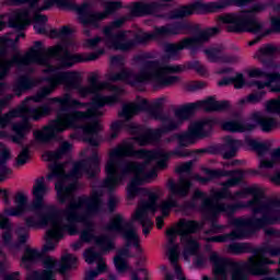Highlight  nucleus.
I'll return each instance as SVG.
<instances>
[{
    "instance_id": "nucleus-19",
    "label": "nucleus",
    "mask_w": 280,
    "mask_h": 280,
    "mask_svg": "<svg viewBox=\"0 0 280 280\" xmlns=\"http://www.w3.org/2000/svg\"><path fill=\"white\" fill-rule=\"evenodd\" d=\"M178 129V122L172 120V119H166L163 121V126L158 129L154 132H145L144 135L140 137L133 138L135 141L139 143V145L144 147V145H150V143H154V141L159 140L161 138V135H165V132H172V130Z\"/></svg>"
},
{
    "instance_id": "nucleus-50",
    "label": "nucleus",
    "mask_w": 280,
    "mask_h": 280,
    "mask_svg": "<svg viewBox=\"0 0 280 280\" xmlns=\"http://www.w3.org/2000/svg\"><path fill=\"white\" fill-rule=\"evenodd\" d=\"M176 139L178 140L180 148H187V145H191V143H196L195 138L187 131L183 135H176Z\"/></svg>"
},
{
    "instance_id": "nucleus-34",
    "label": "nucleus",
    "mask_w": 280,
    "mask_h": 280,
    "mask_svg": "<svg viewBox=\"0 0 280 280\" xmlns=\"http://www.w3.org/2000/svg\"><path fill=\"white\" fill-rule=\"evenodd\" d=\"M222 128L230 132H246L247 130H255V125L242 124L241 121H228L222 125Z\"/></svg>"
},
{
    "instance_id": "nucleus-49",
    "label": "nucleus",
    "mask_w": 280,
    "mask_h": 280,
    "mask_svg": "<svg viewBox=\"0 0 280 280\" xmlns=\"http://www.w3.org/2000/svg\"><path fill=\"white\" fill-rule=\"evenodd\" d=\"M28 279L31 280H50L54 279V271L51 270H43L42 272L38 271H33L30 276Z\"/></svg>"
},
{
    "instance_id": "nucleus-45",
    "label": "nucleus",
    "mask_w": 280,
    "mask_h": 280,
    "mask_svg": "<svg viewBox=\"0 0 280 280\" xmlns=\"http://www.w3.org/2000/svg\"><path fill=\"white\" fill-rule=\"evenodd\" d=\"M203 172L210 180H213V178H222L224 176H235V171L203 168Z\"/></svg>"
},
{
    "instance_id": "nucleus-30",
    "label": "nucleus",
    "mask_w": 280,
    "mask_h": 280,
    "mask_svg": "<svg viewBox=\"0 0 280 280\" xmlns=\"http://www.w3.org/2000/svg\"><path fill=\"white\" fill-rule=\"evenodd\" d=\"M14 201L16 207L11 209H5L4 213L7 215H13V217L23 215V213H25V209H27V197L23 192H18L15 195Z\"/></svg>"
},
{
    "instance_id": "nucleus-18",
    "label": "nucleus",
    "mask_w": 280,
    "mask_h": 280,
    "mask_svg": "<svg viewBox=\"0 0 280 280\" xmlns=\"http://www.w3.org/2000/svg\"><path fill=\"white\" fill-rule=\"evenodd\" d=\"M110 28H104L103 34L105 35V45L113 47L119 51H130L135 47V40L126 39V32L120 31L117 34L113 35L108 33Z\"/></svg>"
},
{
    "instance_id": "nucleus-36",
    "label": "nucleus",
    "mask_w": 280,
    "mask_h": 280,
    "mask_svg": "<svg viewBox=\"0 0 280 280\" xmlns=\"http://www.w3.org/2000/svg\"><path fill=\"white\" fill-rule=\"evenodd\" d=\"M228 253L231 255H244L246 253H257L253 249L250 243H232L228 246Z\"/></svg>"
},
{
    "instance_id": "nucleus-39",
    "label": "nucleus",
    "mask_w": 280,
    "mask_h": 280,
    "mask_svg": "<svg viewBox=\"0 0 280 280\" xmlns=\"http://www.w3.org/2000/svg\"><path fill=\"white\" fill-rule=\"evenodd\" d=\"M186 245L184 247V259H189V255H198V249L200 248V244L194 237L186 236Z\"/></svg>"
},
{
    "instance_id": "nucleus-43",
    "label": "nucleus",
    "mask_w": 280,
    "mask_h": 280,
    "mask_svg": "<svg viewBox=\"0 0 280 280\" xmlns=\"http://www.w3.org/2000/svg\"><path fill=\"white\" fill-rule=\"evenodd\" d=\"M226 182L221 183V186L224 187L225 189H229V187H237L242 180H244V173L242 171L236 170L234 171V175L230 176Z\"/></svg>"
},
{
    "instance_id": "nucleus-21",
    "label": "nucleus",
    "mask_w": 280,
    "mask_h": 280,
    "mask_svg": "<svg viewBox=\"0 0 280 280\" xmlns=\"http://www.w3.org/2000/svg\"><path fill=\"white\" fill-rule=\"evenodd\" d=\"M77 12L82 25H94V27H97V22L104 21L101 12H93L89 10V3H83L77 9Z\"/></svg>"
},
{
    "instance_id": "nucleus-48",
    "label": "nucleus",
    "mask_w": 280,
    "mask_h": 280,
    "mask_svg": "<svg viewBox=\"0 0 280 280\" xmlns=\"http://www.w3.org/2000/svg\"><path fill=\"white\" fill-rule=\"evenodd\" d=\"M105 11L101 12L102 19H107L110 14H115L121 8V2H105Z\"/></svg>"
},
{
    "instance_id": "nucleus-37",
    "label": "nucleus",
    "mask_w": 280,
    "mask_h": 280,
    "mask_svg": "<svg viewBox=\"0 0 280 280\" xmlns=\"http://www.w3.org/2000/svg\"><path fill=\"white\" fill-rule=\"evenodd\" d=\"M240 145H242V142L240 140H234L233 138L228 137L226 143L224 144L225 152L223 154V159H233L237 154Z\"/></svg>"
},
{
    "instance_id": "nucleus-44",
    "label": "nucleus",
    "mask_w": 280,
    "mask_h": 280,
    "mask_svg": "<svg viewBox=\"0 0 280 280\" xmlns=\"http://www.w3.org/2000/svg\"><path fill=\"white\" fill-rule=\"evenodd\" d=\"M75 261H77L75 257H73V255L71 254L62 256L58 272H60V275H65L67 270H71V267L73 266V264H75Z\"/></svg>"
},
{
    "instance_id": "nucleus-24",
    "label": "nucleus",
    "mask_w": 280,
    "mask_h": 280,
    "mask_svg": "<svg viewBox=\"0 0 280 280\" xmlns=\"http://www.w3.org/2000/svg\"><path fill=\"white\" fill-rule=\"evenodd\" d=\"M130 257V241H127L125 247L117 250V255L114 257V264L118 272H127L130 270L128 260L126 258Z\"/></svg>"
},
{
    "instance_id": "nucleus-11",
    "label": "nucleus",
    "mask_w": 280,
    "mask_h": 280,
    "mask_svg": "<svg viewBox=\"0 0 280 280\" xmlns=\"http://www.w3.org/2000/svg\"><path fill=\"white\" fill-rule=\"evenodd\" d=\"M145 160L144 163L139 164L136 162H130L126 165L122 171V174H128V172L135 173V177L132 178L130 185L128 186V199L132 200L135 196H139L141 191H145L144 188H140L139 185H143L148 178H156V168H153L150 173L142 176L143 171L145 170Z\"/></svg>"
},
{
    "instance_id": "nucleus-15",
    "label": "nucleus",
    "mask_w": 280,
    "mask_h": 280,
    "mask_svg": "<svg viewBox=\"0 0 280 280\" xmlns=\"http://www.w3.org/2000/svg\"><path fill=\"white\" fill-rule=\"evenodd\" d=\"M191 167H194V162H186L176 167V174H179L178 183H174V179H168L167 187L171 194L179 196V198H185L189 195V189H191V182L185 177L191 175Z\"/></svg>"
},
{
    "instance_id": "nucleus-38",
    "label": "nucleus",
    "mask_w": 280,
    "mask_h": 280,
    "mask_svg": "<svg viewBox=\"0 0 280 280\" xmlns=\"http://www.w3.org/2000/svg\"><path fill=\"white\" fill-rule=\"evenodd\" d=\"M196 110H198V104L191 103L180 107L179 109H176L175 116L177 119H182V121H184L185 119H189L190 117H194V114L196 113Z\"/></svg>"
},
{
    "instance_id": "nucleus-35",
    "label": "nucleus",
    "mask_w": 280,
    "mask_h": 280,
    "mask_svg": "<svg viewBox=\"0 0 280 280\" xmlns=\"http://www.w3.org/2000/svg\"><path fill=\"white\" fill-rule=\"evenodd\" d=\"M252 118L256 121V124H258V126H260L264 132H270V130L277 126L275 118H268L257 113L253 114Z\"/></svg>"
},
{
    "instance_id": "nucleus-53",
    "label": "nucleus",
    "mask_w": 280,
    "mask_h": 280,
    "mask_svg": "<svg viewBox=\"0 0 280 280\" xmlns=\"http://www.w3.org/2000/svg\"><path fill=\"white\" fill-rule=\"evenodd\" d=\"M132 16H143V14H149L148 4L136 2L131 9Z\"/></svg>"
},
{
    "instance_id": "nucleus-26",
    "label": "nucleus",
    "mask_w": 280,
    "mask_h": 280,
    "mask_svg": "<svg viewBox=\"0 0 280 280\" xmlns=\"http://www.w3.org/2000/svg\"><path fill=\"white\" fill-rule=\"evenodd\" d=\"M47 194V186L45 185V177L36 179V183L33 187V209H40L43 207V198Z\"/></svg>"
},
{
    "instance_id": "nucleus-33",
    "label": "nucleus",
    "mask_w": 280,
    "mask_h": 280,
    "mask_svg": "<svg viewBox=\"0 0 280 280\" xmlns=\"http://www.w3.org/2000/svg\"><path fill=\"white\" fill-rule=\"evenodd\" d=\"M36 86V82L32 81L27 77H20L13 86V91L18 97H21L22 93H25V91H30Z\"/></svg>"
},
{
    "instance_id": "nucleus-59",
    "label": "nucleus",
    "mask_w": 280,
    "mask_h": 280,
    "mask_svg": "<svg viewBox=\"0 0 280 280\" xmlns=\"http://www.w3.org/2000/svg\"><path fill=\"white\" fill-rule=\"evenodd\" d=\"M215 200H222V199H229V200H235V196L229 190V188H223L220 191L214 192Z\"/></svg>"
},
{
    "instance_id": "nucleus-2",
    "label": "nucleus",
    "mask_w": 280,
    "mask_h": 280,
    "mask_svg": "<svg viewBox=\"0 0 280 280\" xmlns=\"http://www.w3.org/2000/svg\"><path fill=\"white\" fill-rule=\"evenodd\" d=\"M52 102H58L60 108L58 112V119L51 120L43 128V131H34V137L39 143H49L51 139H56V135L65 132L67 128H73L78 121L89 119V117H97L102 115L97 108L104 106H113L119 102L117 94L112 96H104L95 94L91 103H80L78 100L71 98V95L65 94L63 97L51 98Z\"/></svg>"
},
{
    "instance_id": "nucleus-52",
    "label": "nucleus",
    "mask_w": 280,
    "mask_h": 280,
    "mask_svg": "<svg viewBox=\"0 0 280 280\" xmlns=\"http://www.w3.org/2000/svg\"><path fill=\"white\" fill-rule=\"evenodd\" d=\"M156 36L154 34H148V33H137L135 35V46L136 45H143L145 43H150V40H154Z\"/></svg>"
},
{
    "instance_id": "nucleus-42",
    "label": "nucleus",
    "mask_w": 280,
    "mask_h": 280,
    "mask_svg": "<svg viewBox=\"0 0 280 280\" xmlns=\"http://www.w3.org/2000/svg\"><path fill=\"white\" fill-rule=\"evenodd\" d=\"M71 150V144L69 142H63L57 151L54 152H47V161H58L59 159H62L63 154H67Z\"/></svg>"
},
{
    "instance_id": "nucleus-41",
    "label": "nucleus",
    "mask_w": 280,
    "mask_h": 280,
    "mask_svg": "<svg viewBox=\"0 0 280 280\" xmlns=\"http://www.w3.org/2000/svg\"><path fill=\"white\" fill-rule=\"evenodd\" d=\"M155 33L159 36H176V34H180V24H166L165 26L156 28Z\"/></svg>"
},
{
    "instance_id": "nucleus-8",
    "label": "nucleus",
    "mask_w": 280,
    "mask_h": 280,
    "mask_svg": "<svg viewBox=\"0 0 280 280\" xmlns=\"http://www.w3.org/2000/svg\"><path fill=\"white\" fill-rule=\"evenodd\" d=\"M268 264H275L268 258H258L250 256L246 262H236L232 264V280H246L247 276L244 273V270H247L254 277H264L269 275L270 269Z\"/></svg>"
},
{
    "instance_id": "nucleus-29",
    "label": "nucleus",
    "mask_w": 280,
    "mask_h": 280,
    "mask_svg": "<svg viewBox=\"0 0 280 280\" xmlns=\"http://www.w3.org/2000/svg\"><path fill=\"white\" fill-rule=\"evenodd\" d=\"M143 104H148V101L143 100L142 105L135 103L124 105L122 110L118 114V117H124L126 121H130L135 115H139V113L145 109V105Z\"/></svg>"
},
{
    "instance_id": "nucleus-57",
    "label": "nucleus",
    "mask_w": 280,
    "mask_h": 280,
    "mask_svg": "<svg viewBox=\"0 0 280 280\" xmlns=\"http://www.w3.org/2000/svg\"><path fill=\"white\" fill-rule=\"evenodd\" d=\"M267 113L280 115V100H270L266 104Z\"/></svg>"
},
{
    "instance_id": "nucleus-63",
    "label": "nucleus",
    "mask_w": 280,
    "mask_h": 280,
    "mask_svg": "<svg viewBox=\"0 0 280 280\" xmlns=\"http://www.w3.org/2000/svg\"><path fill=\"white\" fill-rule=\"evenodd\" d=\"M122 126H124V121H121V120H117L112 124L110 139H117V135H119V131L121 130Z\"/></svg>"
},
{
    "instance_id": "nucleus-54",
    "label": "nucleus",
    "mask_w": 280,
    "mask_h": 280,
    "mask_svg": "<svg viewBox=\"0 0 280 280\" xmlns=\"http://www.w3.org/2000/svg\"><path fill=\"white\" fill-rule=\"evenodd\" d=\"M98 77L97 74H92L89 79L90 86L94 89L96 92L97 91H104V89H108V83L103 82V83H97Z\"/></svg>"
},
{
    "instance_id": "nucleus-5",
    "label": "nucleus",
    "mask_w": 280,
    "mask_h": 280,
    "mask_svg": "<svg viewBox=\"0 0 280 280\" xmlns=\"http://www.w3.org/2000/svg\"><path fill=\"white\" fill-rule=\"evenodd\" d=\"M124 156H137V159H144L145 165H149L151 161L162 159L158 162V167L160 170H165V167H167V155L161 151H148L145 149L135 151L132 150V144H120L109 152V160L105 167L107 177L103 183V187L113 189L117 186V183L121 180V175H119L118 170L119 159Z\"/></svg>"
},
{
    "instance_id": "nucleus-6",
    "label": "nucleus",
    "mask_w": 280,
    "mask_h": 280,
    "mask_svg": "<svg viewBox=\"0 0 280 280\" xmlns=\"http://www.w3.org/2000/svg\"><path fill=\"white\" fill-rule=\"evenodd\" d=\"M280 203L270 201V202H259L252 209L253 215L261 213V218L252 217L248 219H236L234 224L236 229H242L247 236L250 237L256 231H261L266 226L280 223Z\"/></svg>"
},
{
    "instance_id": "nucleus-46",
    "label": "nucleus",
    "mask_w": 280,
    "mask_h": 280,
    "mask_svg": "<svg viewBox=\"0 0 280 280\" xmlns=\"http://www.w3.org/2000/svg\"><path fill=\"white\" fill-rule=\"evenodd\" d=\"M43 257L42 252H38V249H32L30 247L25 248L24 255L22 256V261L25 264V261H38Z\"/></svg>"
},
{
    "instance_id": "nucleus-31",
    "label": "nucleus",
    "mask_w": 280,
    "mask_h": 280,
    "mask_svg": "<svg viewBox=\"0 0 280 280\" xmlns=\"http://www.w3.org/2000/svg\"><path fill=\"white\" fill-rule=\"evenodd\" d=\"M280 52V48L268 44L258 50V60L262 62V65H266L267 67H270V62H272V57ZM269 59V61H268Z\"/></svg>"
},
{
    "instance_id": "nucleus-56",
    "label": "nucleus",
    "mask_w": 280,
    "mask_h": 280,
    "mask_svg": "<svg viewBox=\"0 0 280 280\" xmlns=\"http://www.w3.org/2000/svg\"><path fill=\"white\" fill-rule=\"evenodd\" d=\"M102 259V255L95 252L94 248H89L85 252V261L88 264H94V261H100Z\"/></svg>"
},
{
    "instance_id": "nucleus-28",
    "label": "nucleus",
    "mask_w": 280,
    "mask_h": 280,
    "mask_svg": "<svg viewBox=\"0 0 280 280\" xmlns=\"http://www.w3.org/2000/svg\"><path fill=\"white\" fill-rule=\"evenodd\" d=\"M209 130H211L209 120L194 122L188 128V132L195 138V141L196 139H203V137H208Z\"/></svg>"
},
{
    "instance_id": "nucleus-51",
    "label": "nucleus",
    "mask_w": 280,
    "mask_h": 280,
    "mask_svg": "<svg viewBox=\"0 0 280 280\" xmlns=\"http://www.w3.org/2000/svg\"><path fill=\"white\" fill-rule=\"evenodd\" d=\"M248 145L252 147V150H254V152H257L258 156H264V154H266V152H268L269 150L266 143L257 142L256 140H249Z\"/></svg>"
},
{
    "instance_id": "nucleus-40",
    "label": "nucleus",
    "mask_w": 280,
    "mask_h": 280,
    "mask_svg": "<svg viewBox=\"0 0 280 280\" xmlns=\"http://www.w3.org/2000/svg\"><path fill=\"white\" fill-rule=\"evenodd\" d=\"M30 118H24L21 122H14L12 125V130L18 135L20 139H25L26 132H30L32 130V125L30 121H27Z\"/></svg>"
},
{
    "instance_id": "nucleus-7",
    "label": "nucleus",
    "mask_w": 280,
    "mask_h": 280,
    "mask_svg": "<svg viewBox=\"0 0 280 280\" xmlns=\"http://www.w3.org/2000/svg\"><path fill=\"white\" fill-rule=\"evenodd\" d=\"M233 196H234V200L235 198H246V196H253V199L247 201V203L244 206L242 205L233 206V205L219 203L218 201H215V199H212V198H206L203 199L201 205V211L206 220H212L213 222L218 213L225 212L228 215H232V213H235L237 209L257 206L261 202V199L264 198V191L257 187H247L236 191Z\"/></svg>"
},
{
    "instance_id": "nucleus-13",
    "label": "nucleus",
    "mask_w": 280,
    "mask_h": 280,
    "mask_svg": "<svg viewBox=\"0 0 280 280\" xmlns=\"http://www.w3.org/2000/svg\"><path fill=\"white\" fill-rule=\"evenodd\" d=\"M49 86L42 88L33 101L42 102L58 86V84H66L67 89H78L80 86V74L78 72H59L49 79Z\"/></svg>"
},
{
    "instance_id": "nucleus-60",
    "label": "nucleus",
    "mask_w": 280,
    "mask_h": 280,
    "mask_svg": "<svg viewBox=\"0 0 280 280\" xmlns=\"http://www.w3.org/2000/svg\"><path fill=\"white\" fill-rule=\"evenodd\" d=\"M205 54L212 60V62H218V60H220V54H222V48L206 49Z\"/></svg>"
},
{
    "instance_id": "nucleus-12",
    "label": "nucleus",
    "mask_w": 280,
    "mask_h": 280,
    "mask_svg": "<svg viewBox=\"0 0 280 280\" xmlns=\"http://www.w3.org/2000/svg\"><path fill=\"white\" fill-rule=\"evenodd\" d=\"M231 5L230 0H221L219 2H209L202 3L197 1L189 5H183L177 9H174L170 12L168 19L178 20L185 19L187 16H191L196 11L201 10L202 12H217V10H224V8H229Z\"/></svg>"
},
{
    "instance_id": "nucleus-47",
    "label": "nucleus",
    "mask_w": 280,
    "mask_h": 280,
    "mask_svg": "<svg viewBox=\"0 0 280 280\" xmlns=\"http://www.w3.org/2000/svg\"><path fill=\"white\" fill-rule=\"evenodd\" d=\"M166 255H167L171 264H178V259H180V246L179 245H167Z\"/></svg>"
},
{
    "instance_id": "nucleus-16",
    "label": "nucleus",
    "mask_w": 280,
    "mask_h": 280,
    "mask_svg": "<svg viewBox=\"0 0 280 280\" xmlns=\"http://www.w3.org/2000/svg\"><path fill=\"white\" fill-rule=\"evenodd\" d=\"M220 32V28L212 27L199 33L198 37H187L182 39L177 44H166L165 51L166 54H171L172 56H176L178 51H183V49H187L188 47H194V45H198V43H207L210 36H215Z\"/></svg>"
},
{
    "instance_id": "nucleus-22",
    "label": "nucleus",
    "mask_w": 280,
    "mask_h": 280,
    "mask_svg": "<svg viewBox=\"0 0 280 280\" xmlns=\"http://www.w3.org/2000/svg\"><path fill=\"white\" fill-rule=\"evenodd\" d=\"M197 108H202L205 113H223L231 108L229 101H215L213 97H208L205 101L197 102Z\"/></svg>"
},
{
    "instance_id": "nucleus-4",
    "label": "nucleus",
    "mask_w": 280,
    "mask_h": 280,
    "mask_svg": "<svg viewBox=\"0 0 280 280\" xmlns=\"http://www.w3.org/2000/svg\"><path fill=\"white\" fill-rule=\"evenodd\" d=\"M185 68L180 66H164L159 67L158 61H147L140 69L139 73H135L128 69H122L118 73H109L107 80L109 82H128V84H139L154 80L158 86H172L178 84L180 78L170 75L172 73H182Z\"/></svg>"
},
{
    "instance_id": "nucleus-14",
    "label": "nucleus",
    "mask_w": 280,
    "mask_h": 280,
    "mask_svg": "<svg viewBox=\"0 0 280 280\" xmlns=\"http://www.w3.org/2000/svg\"><path fill=\"white\" fill-rule=\"evenodd\" d=\"M158 200L159 196L156 194L149 192V200L141 201L131 217L132 225L135 226V222H139L143 226L144 235H148V233H150V230L148 228L152 226V220H150V218L148 217V211H152V213L156 212V210L159 209V206H156Z\"/></svg>"
},
{
    "instance_id": "nucleus-61",
    "label": "nucleus",
    "mask_w": 280,
    "mask_h": 280,
    "mask_svg": "<svg viewBox=\"0 0 280 280\" xmlns=\"http://www.w3.org/2000/svg\"><path fill=\"white\" fill-rule=\"evenodd\" d=\"M172 207H177L176 200L170 198L167 201H164L161 206L163 215H168Z\"/></svg>"
},
{
    "instance_id": "nucleus-25",
    "label": "nucleus",
    "mask_w": 280,
    "mask_h": 280,
    "mask_svg": "<svg viewBox=\"0 0 280 280\" xmlns=\"http://www.w3.org/2000/svg\"><path fill=\"white\" fill-rule=\"evenodd\" d=\"M205 226V222L201 224L196 221H187L185 219H180L177 223V235H180L182 237H187V235H191L198 231V229H202Z\"/></svg>"
},
{
    "instance_id": "nucleus-27",
    "label": "nucleus",
    "mask_w": 280,
    "mask_h": 280,
    "mask_svg": "<svg viewBox=\"0 0 280 280\" xmlns=\"http://www.w3.org/2000/svg\"><path fill=\"white\" fill-rule=\"evenodd\" d=\"M30 25V11L22 10L18 11L9 20V27H14L15 30H25Z\"/></svg>"
},
{
    "instance_id": "nucleus-58",
    "label": "nucleus",
    "mask_w": 280,
    "mask_h": 280,
    "mask_svg": "<svg viewBox=\"0 0 280 280\" xmlns=\"http://www.w3.org/2000/svg\"><path fill=\"white\" fill-rule=\"evenodd\" d=\"M271 27L264 32L259 37L264 38V36H268L272 34V32L279 33L280 32V19L279 18H271Z\"/></svg>"
},
{
    "instance_id": "nucleus-1",
    "label": "nucleus",
    "mask_w": 280,
    "mask_h": 280,
    "mask_svg": "<svg viewBox=\"0 0 280 280\" xmlns=\"http://www.w3.org/2000/svg\"><path fill=\"white\" fill-rule=\"evenodd\" d=\"M50 173L47 175V179L51 180L54 176L59 178V182L55 185L57 191V198L61 205H65L67 200H70L66 209L59 210L58 215L63 218L68 224H78L80 222H86V215H93L100 211L102 207V200L97 192H95L91 199L86 197H79L73 199V191H75V184H70L65 187L66 180H75L82 176V172H86L89 178H93L95 173L91 171V160L78 162L73 165L69 174H65V164L54 163L49 165ZM86 206V214L81 213L80 209Z\"/></svg>"
},
{
    "instance_id": "nucleus-17",
    "label": "nucleus",
    "mask_w": 280,
    "mask_h": 280,
    "mask_svg": "<svg viewBox=\"0 0 280 280\" xmlns=\"http://www.w3.org/2000/svg\"><path fill=\"white\" fill-rule=\"evenodd\" d=\"M106 231H116L117 233H122V237L127 240V242L137 241V232L135 231L132 219L131 221L124 223V217H121V214H116L109 221V223L106 225Z\"/></svg>"
},
{
    "instance_id": "nucleus-55",
    "label": "nucleus",
    "mask_w": 280,
    "mask_h": 280,
    "mask_svg": "<svg viewBox=\"0 0 280 280\" xmlns=\"http://www.w3.org/2000/svg\"><path fill=\"white\" fill-rule=\"evenodd\" d=\"M82 128L85 135H97V132L102 130V126H100V122L97 121L86 124Z\"/></svg>"
},
{
    "instance_id": "nucleus-10",
    "label": "nucleus",
    "mask_w": 280,
    "mask_h": 280,
    "mask_svg": "<svg viewBox=\"0 0 280 280\" xmlns=\"http://www.w3.org/2000/svg\"><path fill=\"white\" fill-rule=\"evenodd\" d=\"M223 23H229L226 26L228 32H236L237 34L242 32H249L250 34H259L264 30V24H261L257 19L248 14H228L222 18Z\"/></svg>"
},
{
    "instance_id": "nucleus-3",
    "label": "nucleus",
    "mask_w": 280,
    "mask_h": 280,
    "mask_svg": "<svg viewBox=\"0 0 280 280\" xmlns=\"http://www.w3.org/2000/svg\"><path fill=\"white\" fill-rule=\"evenodd\" d=\"M21 38V35H18L15 40L12 42V39H3L0 37V55L5 56L8 54V47L12 45V56L11 59L4 60L0 57V80H3L5 75H8V71L16 65L18 67H21L22 65L27 67V65H32V62H37L38 65H47V60L49 58H52V56H56L61 63L60 67H57L56 69H65L69 67H73L74 62H84V60H97L102 54H104V49H101L97 52H92L88 58H82L80 55H71L67 49L61 47L60 45H57L55 47L48 48L47 50L40 48L43 46V43L35 42V46L30 48V50L22 56L21 51H19V48L16 47V43H19V39Z\"/></svg>"
},
{
    "instance_id": "nucleus-9",
    "label": "nucleus",
    "mask_w": 280,
    "mask_h": 280,
    "mask_svg": "<svg viewBox=\"0 0 280 280\" xmlns=\"http://www.w3.org/2000/svg\"><path fill=\"white\" fill-rule=\"evenodd\" d=\"M30 100H34V96L27 98L16 109L10 110L9 113L2 115L0 117V127L5 128L12 121V119H16V117H23V119H34V121H38V119H42V117H47V115H50L51 107H49V105L32 108L27 106V102H30Z\"/></svg>"
},
{
    "instance_id": "nucleus-23",
    "label": "nucleus",
    "mask_w": 280,
    "mask_h": 280,
    "mask_svg": "<svg viewBox=\"0 0 280 280\" xmlns=\"http://www.w3.org/2000/svg\"><path fill=\"white\" fill-rule=\"evenodd\" d=\"M45 240L46 244L42 249V255H45V253H49V250H54V248H56L54 240H57V242L58 240H62V228L58 221H52V229L46 232Z\"/></svg>"
},
{
    "instance_id": "nucleus-20",
    "label": "nucleus",
    "mask_w": 280,
    "mask_h": 280,
    "mask_svg": "<svg viewBox=\"0 0 280 280\" xmlns=\"http://www.w3.org/2000/svg\"><path fill=\"white\" fill-rule=\"evenodd\" d=\"M210 261L213 264V273L215 279L221 277L223 280H226V271L229 268H233V264H235V261L230 258L220 257L215 252L210 254Z\"/></svg>"
},
{
    "instance_id": "nucleus-62",
    "label": "nucleus",
    "mask_w": 280,
    "mask_h": 280,
    "mask_svg": "<svg viewBox=\"0 0 280 280\" xmlns=\"http://www.w3.org/2000/svg\"><path fill=\"white\" fill-rule=\"evenodd\" d=\"M30 159V149L24 148L21 153L18 155L16 163L18 165H25Z\"/></svg>"
},
{
    "instance_id": "nucleus-32",
    "label": "nucleus",
    "mask_w": 280,
    "mask_h": 280,
    "mask_svg": "<svg viewBox=\"0 0 280 280\" xmlns=\"http://www.w3.org/2000/svg\"><path fill=\"white\" fill-rule=\"evenodd\" d=\"M248 236V234L243 229H235L231 233L225 235H218L212 237L205 238L206 242H226L228 240H244Z\"/></svg>"
},
{
    "instance_id": "nucleus-64",
    "label": "nucleus",
    "mask_w": 280,
    "mask_h": 280,
    "mask_svg": "<svg viewBox=\"0 0 280 280\" xmlns=\"http://www.w3.org/2000/svg\"><path fill=\"white\" fill-rule=\"evenodd\" d=\"M264 77L267 79L266 84H269L267 86H272V83L280 82V73L279 72L265 73Z\"/></svg>"
}]
</instances>
